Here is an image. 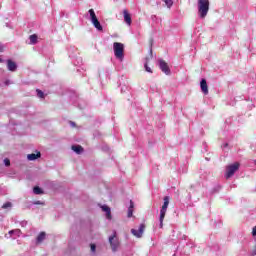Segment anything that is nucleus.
<instances>
[{
  "mask_svg": "<svg viewBox=\"0 0 256 256\" xmlns=\"http://www.w3.org/2000/svg\"><path fill=\"white\" fill-rule=\"evenodd\" d=\"M113 51L116 59L118 61H123L125 59V45L121 42L113 43Z\"/></svg>",
  "mask_w": 256,
  "mask_h": 256,
  "instance_id": "nucleus-1",
  "label": "nucleus"
},
{
  "mask_svg": "<svg viewBox=\"0 0 256 256\" xmlns=\"http://www.w3.org/2000/svg\"><path fill=\"white\" fill-rule=\"evenodd\" d=\"M209 13V0H198V15L200 19H205Z\"/></svg>",
  "mask_w": 256,
  "mask_h": 256,
  "instance_id": "nucleus-2",
  "label": "nucleus"
},
{
  "mask_svg": "<svg viewBox=\"0 0 256 256\" xmlns=\"http://www.w3.org/2000/svg\"><path fill=\"white\" fill-rule=\"evenodd\" d=\"M169 201H170L169 196H165L164 197V203H163V205L160 209V217H159V221H160L159 227H160V229H163V221L165 220V215H167V209L169 207Z\"/></svg>",
  "mask_w": 256,
  "mask_h": 256,
  "instance_id": "nucleus-3",
  "label": "nucleus"
},
{
  "mask_svg": "<svg viewBox=\"0 0 256 256\" xmlns=\"http://www.w3.org/2000/svg\"><path fill=\"white\" fill-rule=\"evenodd\" d=\"M89 15H90V21L93 25V27H95V29L97 31H103V26L101 25V22H99V19H97V15L95 14V10L90 9L88 11Z\"/></svg>",
  "mask_w": 256,
  "mask_h": 256,
  "instance_id": "nucleus-4",
  "label": "nucleus"
},
{
  "mask_svg": "<svg viewBox=\"0 0 256 256\" xmlns=\"http://www.w3.org/2000/svg\"><path fill=\"white\" fill-rule=\"evenodd\" d=\"M240 164L238 162H235L234 164H231L226 167V179H231L239 171Z\"/></svg>",
  "mask_w": 256,
  "mask_h": 256,
  "instance_id": "nucleus-5",
  "label": "nucleus"
},
{
  "mask_svg": "<svg viewBox=\"0 0 256 256\" xmlns=\"http://www.w3.org/2000/svg\"><path fill=\"white\" fill-rule=\"evenodd\" d=\"M109 243L113 253L117 252V250L119 249V238H117L116 231H114L113 235L109 237Z\"/></svg>",
  "mask_w": 256,
  "mask_h": 256,
  "instance_id": "nucleus-6",
  "label": "nucleus"
},
{
  "mask_svg": "<svg viewBox=\"0 0 256 256\" xmlns=\"http://www.w3.org/2000/svg\"><path fill=\"white\" fill-rule=\"evenodd\" d=\"M144 232H145V224H140L138 230L131 229L132 235H134V237H137V239H141V237H143Z\"/></svg>",
  "mask_w": 256,
  "mask_h": 256,
  "instance_id": "nucleus-7",
  "label": "nucleus"
},
{
  "mask_svg": "<svg viewBox=\"0 0 256 256\" xmlns=\"http://www.w3.org/2000/svg\"><path fill=\"white\" fill-rule=\"evenodd\" d=\"M159 68L165 75H171V69H169V65L164 60H159Z\"/></svg>",
  "mask_w": 256,
  "mask_h": 256,
  "instance_id": "nucleus-8",
  "label": "nucleus"
},
{
  "mask_svg": "<svg viewBox=\"0 0 256 256\" xmlns=\"http://www.w3.org/2000/svg\"><path fill=\"white\" fill-rule=\"evenodd\" d=\"M200 89L204 95H209V86L207 85V80L202 79L200 81Z\"/></svg>",
  "mask_w": 256,
  "mask_h": 256,
  "instance_id": "nucleus-9",
  "label": "nucleus"
},
{
  "mask_svg": "<svg viewBox=\"0 0 256 256\" xmlns=\"http://www.w3.org/2000/svg\"><path fill=\"white\" fill-rule=\"evenodd\" d=\"M102 211L105 213V217L108 221H111L113 219V216L111 215V208L107 205L101 206Z\"/></svg>",
  "mask_w": 256,
  "mask_h": 256,
  "instance_id": "nucleus-10",
  "label": "nucleus"
},
{
  "mask_svg": "<svg viewBox=\"0 0 256 256\" xmlns=\"http://www.w3.org/2000/svg\"><path fill=\"white\" fill-rule=\"evenodd\" d=\"M252 237L254 239L255 245H254L253 249L250 252V256H256V226H254L252 228Z\"/></svg>",
  "mask_w": 256,
  "mask_h": 256,
  "instance_id": "nucleus-11",
  "label": "nucleus"
},
{
  "mask_svg": "<svg viewBox=\"0 0 256 256\" xmlns=\"http://www.w3.org/2000/svg\"><path fill=\"white\" fill-rule=\"evenodd\" d=\"M7 68L8 71L15 72L17 71V63H15L13 60H7Z\"/></svg>",
  "mask_w": 256,
  "mask_h": 256,
  "instance_id": "nucleus-12",
  "label": "nucleus"
},
{
  "mask_svg": "<svg viewBox=\"0 0 256 256\" xmlns=\"http://www.w3.org/2000/svg\"><path fill=\"white\" fill-rule=\"evenodd\" d=\"M47 238L45 232H40L36 238V245H41V243Z\"/></svg>",
  "mask_w": 256,
  "mask_h": 256,
  "instance_id": "nucleus-13",
  "label": "nucleus"
},
{
  "mask_svg": "<svg viewBox=\"0 0 256 256\" xmlns=\"http://www.w3.org/2000/svg\"><path fill=\"white\" fill-rule=\"evenodd\" d=\"M123 15H124L125 23L128 24V26H131L132 20H131V14H129V11L124 10Z\"/></svg>",
  "mask_w": 256,
  "mask_h": 256,
  "instance_id": "nucleus-14",
  "label": "nucleus"
},
{
  "mask_svg": "<svg viewBox=\"0 0 256 256\" xmlns=\"http://www.w3.org/2000/svg\"><path fill=\"white\" fill-rule=\"evenodd\" d=\"M8 233L10 237H12L13 239H17V237H21V230L19 229L10 230Z\"/></svg>",
  "mask_w": 256,
  "mask_h": 256,
  "instance_id": "nucleus-15",
  "label": "nucleus"
},
{
  "mask_svg": "<svg viewBox=\"0 0 256 256\" xmlns=\"http://www.w3.org/2000/svg\"><path fill=\"white\" fill-rule=\"evenodd\" d=\"M40 157H41V152H36V154L32 153L27 155L28 161H36V159H39Z\"/></svg>",
  "mask_w": 256,
  "mask_h": 256,
  "instance_id": "nucleus-16",
  "label": "nucleus"
},
{
  "mask_svg": "<svg viewBox=\"0 0 256 256\" xmlns=\"http://www.w3.org/2000/svg\"><path fill=\"white\" fill-rule=\"evenodd\" d=\"M72 151H74V153H77V155H81V153H83V147L79 145H74L72 146Z\"/></svg>",
  "mask_w": 256,
  "mask_h": 256,
  "instance_id": "nucleus-17",
  "label": "nucleus"
},
{
  "mask_svg": "<svg viewBox=\"0 0 256 256\" xmlns=\"http://www.w3.org/2000/svg\"><path fill=\"white\" fill-rule=\"evenodd\" d=\"M135 207V205L133 204V201L130 200V206L128 208V217L131 218L133 217V208Z\"/></svg>",
  "mask_w": 256,
  "mask_h": 256,
  "instance_id": "nucleus-18",
  "label": "nucleus"
},
{
  "mask_svg": "<svg viewBox=\"0 0 256 256\" xmlns=\"http://www.w3.org/2000/svg\"><path fill=\"white\" fill-rule=\"evenodd\" d=\"M29 39L30 45H36L38 39L37 34L30 35Z\"/></svg>",
  "mask_w": 256,
  "mask_h": 256,
  "instance_id": "nucleus-19",
  "label": "nucleus"
},
{
  "mask_svg": "<svg viewBox=\"0 0 256 256\" xmlns=\"http://www.w3.org/2000/svg\"><path fill=\"white\" fill-rule=\"evenodd\" d=\"M33 193L35 195H41V193H43V190H41V188L39 186H35L33 189Z\"/></svg>",
  "mask_w": 256,
  "mask_h": 256,
  "instance_id": "nucleus-20",
  "label": "nucleus"
},
{
  "mask_svg": "<svg viewBox=\"0 0 256 256\" xmlns=\"http://www.w3.org/2000/svg\"><path fill=\"white\" fill-rule=\"evenodd\" d=\"M164 3L168 9H171L173 7V0H164Z\"/></svg>",
  "mask_w": 256,
  "mask_h": 256,
  "instance_id": "nucleus-21",
  "label": "nucleus"
},
{
  "mask_svg": "<svg viewBox=\"0 0 256 256\" xmlns=\"http://www.w3.org/2000/svg\"><path fill=\"white\" fill-rule=\"evenodd\" d=\"M37 93V97H39V99H43L45 97V93H43V91L41 90H36Z\"/></svg>",
  "mask_w": 256,
  "mask_h": 256,
  "instance_id": "nucleus-22",
  "label": "nucleus"
},
{
  "mask_svg": "<svg viewBox=\"0 0 256 256\" xmlns=\"http://www.w3.org/2000/svg\"><path fill=\"white\" fill-rule=\"evenodd\" d=\"M12 204L11 202H6L3 204L2 209H11Z\"/></svg>",
  "mask_w": 256,
  "mask_h": 256,
  "instance_id": "nucleus-23",
  "label": "nucleus"
},
{
  "mask_svg": "<svg viewBox=\"0 0 256 256\" xmlns=\"http://www.w3.org/2000/svg\"><path fill=\"white\" fill-rule=\"evenodd\" d=\"M144 67H145V71L147 73H153V70H151V67H149V65L147 64V62L144 64Z\"/></svg>",
  "mask_w": 256,
  "mask_h": 256,
  "instance_id": "nucleus-24",
  "label": "nucleus"
},
{
  "mask_svg": "<svg viewBox=\"0 0 256 256\" xmlns=\"http://www.w3.org/2000/svg\"><path fill=\"white\" fill-rule=\"evenodd\" d=\"M90 249H91L92 253H95L97 246H95V244H91Z\"/></svg>",
  "mask_w": 256,
  "mask_h": 256,
  "instance_id": "nucleus-25",
  "label": "nucleus"
},
{
  "mask_svg": "<svg viewBox=\"0 0 256 256\" xmlns=\"http://www.w3.org/2000/svg\"><path fill=\"white\" fill-rule=\"evenodd\" d=\"M4 164L6 165V167H9V165H11V161L9 159H4Z\"/></svg>",
  "mask_w": 256,
  "mask_h": 256,
  "instance_id": "nucleus-26",
  "label": "nucleus"
},
{
  "mask_svg": "<svg viewBox=\"0 0 256 256\" xmlns=\"http://www.w3.org/2000/svg\"><path fill=\"white\" fill-rule=\"evenodd\" d=\"M27 226V222H21V227H26Z\"/></svg>",
  "mask_w": 256,
  "mask_h": 256,
  "instance_id": "nucleus-27",
  "label": "nucleus"
},
{
  "mask_svg": "<svg viewBox=\"0 0 256 256\" xmlns=\"http://www.w3.org/2000/svg\"><path fill=\"white\" fill-rule=\"evenodd\" d=\"M70 125H71L72 127H75V122H70Z\"/></svg>",
  "mask_w": 256,
  "mask_h": 256,
  "instance_id": "nucleus-28",
  "label": "nucleus"
},
{
  "mask_svg": "<svg viewBox=\"0 0 256 256\" xmlns=\"http://www.w3.org/2000/svg\"><path fill=\"white\" fill-rule=\"evenodd\" d=\"M223 147L225 148V147H229V144L228 143H225V144H223Z\"/></svg>",
  "mask_w": 256,
  "mask_h": 256,
  "instance_id": "nucleus-29",
  "label": "nucleus"
},
{
  "mask_svg": "<svg viewBox=\"0 0 256 256\" xmlns=\"http://www.w3.org/2000/svg\"><path fill=\"white\" fill-rule=\"evenodd\" d=\"M35 205H41V202L38 201V202L35 203Z\"/></svg>",
  "mask_w": 256,
  "mask_h": 256,
  "instance_id": "nucleus-30",
  "label": "nucleus"
},
{
  "mask_svg": "<svg viewBox=\"0 0 256 256\" xmlns=\"http://www.w3.org/2000/svg\"><path fill=\"white\" fill-rule=\"evenodd\" d=\"M0 63H3V59L0 58Z\"/></svg>",
  "mask_w": 256,
  "mask_h": 256,
  "instance_id": "nucleus-31",
  "label": "nucleus"
},
{
  "mask_svg": "<svg viewBox=\"0 0 256 256\" xmlns=\"http://www.w3.org/2000/svg\"><path fill=\"white\" fill-rule=\"evenodd\" d=\"M173 256H177L176 254H173Z\"/></svg>",
  "mask_w": 256,
  "mask_h": 256,
  "instance_id": "nucleus-32",
  "label": "nucleus"
}]
</instances>
